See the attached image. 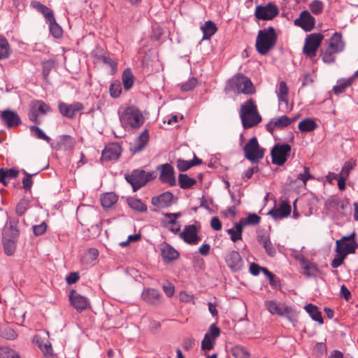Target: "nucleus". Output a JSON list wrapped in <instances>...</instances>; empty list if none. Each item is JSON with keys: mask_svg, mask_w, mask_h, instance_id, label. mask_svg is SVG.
Wrapping results in <instances>:
<instances>
[{"mask_svg": "<svg viewBox=\"0 0 358 358\" xmlns=\"http://www.w3.org/2000/svg\"><path fill=\"white\" fill-rule=\"evenodd\" d=\"M28 208L29 201L25 199H22L16 206V213L17 215L22 216L24 214Z\"/></svg>", "mask_w": 358, "mask_h": 358, "instance_id": "13d9d810", "label": "nucleus"}, {"mask_svg": "<svg viewBox=\"0 0 358 358\" xmlns=\"http://www.w3.org/2000/svg\"><path fill=\"white\" fill-rule=\"evenodd\" d=\"M310 9L314 14H320L323 10V4L322 1L315 0L310 4Z\"/></svg>", "mask_w": 358, "mask_h": 358, "instance_id": "e2e57ef3", "label": "nucleus"}, {"mask_svg": "<svg viewBox=\"0 0 358 358\" xmlns=\"http://www.w3.org/2000/svg\"><path fill=\"white\" fill-rule=\"evenodd\" d=\"M69 301L71 304L79 312L87 309L90 304L85 296L76 293L75 290H71L69 294Z\"/></svg>", "mask_w": 358, "mask_h": 358, "instance_id": "4be33fe9", "label": "nucleus"}, {"mask_svg": "<svg viewBox=\"0 0 358 358\" xmlns=\"http://www.w3.org/2000/svg\"><path fill=\"white\" fill-rule=\"evenodd\" d=\"M29 129L31 134L37 138L44 140L47 142L50 141V138L39 127L36 126H31Z\"/></svg>", "mask_w": 358, "mask_h": 358, "instance_id": "603ef678", "label": "nucleus"}, {"mask_svg": "<svg viewBox=\"0 0 358 358\" xmlns=\"http://www.w3.org/2000/svg\"><path fill=\"white\" fill-rule=\"evenodd\" d=\"M264 151L265 150L259 146L256 137L251 138L243 148L245 157L253 163L263 159Z\"/></svg>", "mask_w": 358, "mask_h": 358, "instance_id": "6e6552de", "label": "nucleus"}, {"mask_svg": "<svg viewBox=\"0 0 358 358\" xmlns=\"http://www.w3.org/2000/svg\"><path fill=\"white\" fill-rule=\"evenodd\" d=\"M122 148L118 143H109L102 151L101 159L105 161L115 160L119 158Z\"/></svg>", "mask_w": 358, "mask_h": 358, "instance_id": "412c9836", "label": "nucleus"}, {"mask_svg": "<svg viewBox=\"0 0 358 358\" xmlns=\"http://www.w3.org/2000/svg\"><path fill=\"white\" fill-rule=\"evenodd\" d=\"M235 229L231 228L227 230V233L231 236V240L236 243L237 241L242 239V233L243 230V227L238 223L236 222L234 224Z\"/></svg>", "mask_w": 358, "mask_h": 358, "instance_id": "79ce46f5", "label": "nucleus"}, {"mask_svg": "<svg viewBox=\"0 0 358 358\" xmlns=\"http://www.w3.org/2000/svg\"><path fill=\"white\" fill-rule=\"evenodd\" d=\"M178 183L182 189H186L193 187L196 183V180L189 177L187 174L180 173L178 175Z\"/></svg>", "mask_w": 358, "mask_h": 358, "instance_id": "4c0bfd02", "label": "nucleus"}, {"mask_svg": "<svg viewBox=\"0 0 358 358\" xmlns=\"http://www.w3.org/2000/svg\"><path fill=\"white\" fill-rule=\"evenodd\" d=\"M10 52V47L7 39L0 36V59L8 58Z\"/></svg>", "mask_w": 358, "mask_h": 358, "instance_id": "a18cd8bd", "label": "nucleus"}, {"mask_svg": "<svg viewBox=\"0 0 358 358\" xmlns=\"http://www.w3.org/2000/svg\"><path fill=\"white\" fill-rule=\"evenodd\" d=\"M76 145V139L69 135L60 136L57 143L58 148L64 150H72Z\"/></svg>", "mask_w": 358, "mask_h": 358, "instance_id": "2f4dec72", "label": "nucleus"}, {"mask_svg": "<svg viewBox=\"0 0 358 358\" xmlns=\"http://www.w3.org/2000/svg\"><path fill=\"white\" fill-rule=\"evenodd\" d=\"M173 199L174 196L171 192H165L158 196L152 197L151 203L156 208V209L154 210L156 211L170 207L173 203Z\"/></svg>", "mask_w": 358, "mask_h": 358, "instance_id": "dca6fc26", "label": "nucleus"}, {"mask_svg": "<svg viewBox=\"0 0 358 358\" xmlns=\"http://www.w3.org/2000/svg\"><path fill=\"white\" fill-rule=\"evenodd\" d=\"M24 173L25 177L22 179L23 188L26 190H29L33 184V180L31 179L32 175L28 173L25 171H24Z\"/></svg>", "mask_w": 358, "mask_h": 358, "instance_id": "774afa93", "label": "nucleus"}, {"mask_svg": "<svg viewBox=\"0 0 358 358\" xmlns=\"http://www.w3.org/2000/svg\"><path fill=\"white\" fill-rule=\"evenodd\" d=\"M291 213V206L286 201H282L277 208L269 212V214L275 220H279L287 217Z\"/></svg>", "mask_w": 358, "mask_h": 358, "instance_id": "bb28decb", "label": "nucleus"}, {"mask_svg": "<svg viewBox=\"0 0 358 358\" xmlns=\"http://www.w3.org/2000/svg\"><path fill=\"white\" fill-rule=\"evenodd\" d=\"M229 90L237 94H252L255 92L250 79L242 73H236L227 83Z\"/></svg>", "mask_w": 358, "mask_h": 358, "instance_id": "20e7f679", "label": "nucleus"}, {"mask_svg": "<svg viewBox=\"0 0 358 358\" xmlns=\"http://www.w3.org/2000/svg\"><path fill=\"white\" fill-rule=\"evenodd\" d=\"M3 250L6 255L11 256L13 255L16 250V243L17 242L13 241H6L2 240Z\"/></svg>", "mask_w": 358, "mask_h": 358, "instance_id": "8fccbe9b", "label": "nucleus"}, {"mask_svg": "<svg viewBox=\"0 0 358 358\" xmlns=\"http://www.w3.org/2000/svg\"><path fill=\"white\" fill-rule=\"evenodd\" d=\"M301 264L303 269V274L307 276H310L314 275L316 272L318 271V268L317 266L305 258L301 260Z\"/></svg>", "mask_w": 358, "mask_h": 358, "instance_id": "58836bf2", "label": "nucleus"}, {"mask_svg": "<svg viewBox=\"0 0 358 358\" xmlns=\"http://www.w3.org/2000/svg\"><path fill=\"white\" fill-rule=\"evenodd\" d=\"M83 105L80 102H74L72 104L59 103V110L62 115L68 118H73L77 112L83 110Z\"/></svg>", "mask_w": 358, "mask_h": 358, "instance_id": "aec40b11", "label": "nucleus"}, {"mask_svg": "<svg viewBox=\"0 0 358 358\" xmlns=\"http://www.w3.org/2000/svg\"><path fill=\"white\" fill-rule=\"evenodd\" d=\"M305 310L313 320L318 322L320 324H323L322 313L316 306L311 303L308 304L305 306Z\"/></svg>", "mask_w": 358, "mask_h": 358, "instance_id": "e433bc0d", "label": "nucleus"}, {"mask_svg": "<svg viewBox=\"0 0 358 358\" xmlns=\"http://www.w3.org/2000/svg\"><path fill=\"white\" fill-rule=\"evenodd\" d=\"M149 140L148 130H144L141 135L134 141L131 150L134 152H138L141 151L146 145Z\"/></svg>", "mask_w": 358, "mask_h": 358, "instance_id": "c756f323", "label": "nucleus"}, {"mask_svg": "<svg viewBox=\"0 0 358 358\" xmlns=\"http://www.w3.org/2000/svg\"><path fill=\"white\" fill-rule=\"evenodd\" d=\"M141 297L146 303L152 306H157L161 303L162 294L155 289L148 288L143 290Z\"/></svg>", "mask_w": 358, "mask_h": 358, "instance_id": "b1692460", "label": "nucleus"}, {"mask_svg": "<svg viewBox=\"0 0 358 358\" xmlns=\"http://www.w3.org/2000/svg\"><path fill=\"white\" fill-rule=\"evenodd\" d=\"M201 30L203 34L202 39L208 40L215 34L217 29L213 21L208 20L205 22L204 25L201 27Z\"/></svg>", "mask_w": 358, "mask_h": 358, "instance_id": "72a5a7b5", "label": "nucleus"}, {"mask_svg": "<svg viewBox=\"0 0 358 358\" xmlns=\"http://www.w3.org/2000/svg\"><path fill=\"white\" fill-rule=\"evenodd\" d=\"M98 59L106 64H108L111 68L112 73H115L117 71V62L114 61L108 54H103L98 57Z\"/></svg>", "mask_w": 358, "mask_h": 358, "instance_id": "3c124183", "label": "nucleus"}, {"mask_svg": "<svg viewBox=\"0 0 358 358\" xmlns=\"http://www.w3.org/2000/svg\"><path fill=\"white\" fill-rule=\"evenodd\" d=\"M345 46L342 34L335 32L329 39L327 46L320 50L322 60L326 64L334 63L336 61V55L343 52Z\"/></svg>", "mask_w": 358, "mask_h": 358, "instance_id": "f257e3e1", "label": "nucleus"}, {"mask_svg": "<svg viewBox=\"0 0 358 358\" xmlns=\"http://www.w3.org/2000/svg\"><path fill=\"white\" fill-rule=\"evenodd\" d=\"M296 120V117L289 118L287 115H282L271 120L266 125V128L269 131H272L275 129H282L294 122Z\"/></svg>", "mask_w": 358, "mask_h": 358, "instance_id": "393cba45", "label": "nucleus"}, {"mask_svg": "<svg viewBox=\"0 0 358 358\" xmlns=\"http://www.w3.org/2000/svg\"><path fill=\"white\" fill-rule=\"evenodd\" d=\"M128 204L130 208L140 213H145L147 211L148 209L147 206L144 204L139 199H129Z\"/></svg>", "mask_w": 358, "mask_h": 358, "instance_id": "49530a36", "label": "nucleus"}, {"mask_svg": "<svg viewBox=\"0 0 358 358\" xmlns=\"http://www.w3.org/2000/svg\"><path fill=\"white\" fill-rule=\"evenodd\" d=\"M122 80L124 90H129L134 82V76L130 69H127L123 71Z\"/></svg>", "mask_w": 358, "mask_h": 358, "instance_id": "c9c22d12", "label": "nucleus"}, {"mask_svg": "<svg viewBox=\"0 0 358 358\" xmlns=\"http://www.w3.org/2000/svg\"><path fill=\"white\" fill-rule=\"evenodd\" d=\"M198 232L199 228L195 224H189L185 226L179 236L185 243L189 245H196L201 241Z\"/></svg>", "mask_w": 358, "mask_h": 358, "instance_id": "2eb2a0df", "label": "nucleus"}, {"mask_svg": "<svg viewBox=\"0 0 358 358\" xmlns=\"http://www.w3.org/2000/svg\"><path fill=\"white\" fill-rule=\"evenodd\" d=\"M314 177L310 173V169L308 167H304L303 173H299L297 175V179L301 180L304 185L309 179H313Z\"/></svg>", "mask_w": 358, "mask_h": 358, "instance_id": "0e129e2a", "label": "nucleus"}, {"mask_svg": "<svg viewBox=\"0 0 358 358\" xmlns=\"http://www.w3.org/2000/svg\"><path fill=\"white\" fill-rule=\"evenodd\" d=\"M227 266L234 271L241 269L243 265L242 258L237 251H231L225 257Z\"/></svg>", "mask_w": 358, "mask_h": 358, "instance_id": "a878e982", "label": "nucleus"}, {"mask_svg": "<svg viewBox=\"0 0 358 358\" xmlns=\"http://www.w3.org/2000/svg\"><path fill=\"white\" fill-rule=\"evenodd\" d=\"M240 117L245 129L251 128L261 122L262 117L253 99H250L241 106Z\"/></svg>", "mask_w": 358, "mask_h": 358, "instance_id": "7ed1b4c3", "label": "nucleus"}, {"mask_svg": "<svg viewBox=\"0 0 358 358\" xmlns=\"http://www.w3.org/2000/svg\"><path fill=\"white\" fill-rule=\"evenodd\" d=\"M279 13L277 6L269 2L265 6H257L255 8V15L259 20H271Z\"/></svg>", "mask_w": 358, "mask_h": 358, "instance_id": "f8f14e48", "label": "nucleus"}, {"mask_svg": "<svg viewBox=\"0 0 358 358\" xmlns=\"http://www.w3.org/2000/svg\"><path fill=\"white\" fill-rule=\"evenodd\" d=\"M47 23H48V24H49L50 32L54 38H59L62 36V34H63L62 29L57 23L55 18H53V20L49 21Z\"/></svg>", "mask_w": 358, "mask_h": 358, "instance_id": "09e8293b", "label": "nucleus"}, {"mask_svg": "<svg viewBox=\"0 0 358 358\" xmlns=\"http://www.w3.org/2000/svg\"><path fill=\"white\" fill-rule=\"evenodd\" d=\"M231 352L235 358H250V354L242 345H235L231 349Z\"/></svg>", "mask_w": 358, "mask_h": 358, "instance_id": "de8ad7c7", "label": "nucleus"}, {"mask_svg": "<svg viewBox=\"0 0 358 358\" xmlns=\"http://www.w3.org/2000/svg\"><path fill=\"white\" fill-rule=\"evenodd\" d=\"M110 94L113 98L120 96L122 92V87L118 81L113 82L110 85Z\"/></svg>", "mask_w": 358, "mask_h": 358, "instance_id": "4d7b16f0", "label": "nucleus"}, {"mask_svg": "<svg viewBox=\"0 0 358 358\" xmlns=\"http://www.w3.org/2000/svg\"><path fill=\"white\" fill-rule=\"evenodd\" d=\"M192 166H193L191 161H187L180 159L177 161V167L180 171H186Z\"/></svg>", "mask_w": 358, "mask_h": 358, "instance_id": "338daca9", "label": "nucleus"}, {"mask_svg": "<svg viewBox=\"0 0 358 358\" xmlns=\"http://www.w3.org/2000/svg\"><path fill=\"white\" fill-rule=\"evenodd\" d=\"M31 6L43 15L46 22L55 18L53 10L41 2L33 1L31 2Z\"/></svg>", "mask_w": 358, "mask_h": 358, "instance_id": "cd10ccee", "label": "nucleus"}, {"mask_svg": "<svg viewBox=\"0 0 358 358\" xmlns=\"http://www.w3.org/2000/svg\"><path fill=\"white\" fill-rule=\"evenodd\" d=\"M323 39L324 36L320 33H313L308 35L305 39L303 48V52L306 57L310 59L315 57Z\"/></svg>", "mask_w": 358, "mask_h": 358, "instance_id": "1a4fd4ad", "label": "nucleus"}, {"mask_svg": "<svg viewBox=\"0 0 358 358\" xmlns=\"http://www.w3.org/2000/svg\"><path fill=\"white\" fill-rule=\"evenodd\" d=\"M290 151L291 147L288 144L275 145L271 152L272 163L282 166L287 161Z\"/></svg>", "mask_w": 358, "mask_h": 358, "instance_id": "ddd939ff", "label": "nucleus"}, {"mask_svg": "<svg viewBox=\"0 0 358 358\" xmlns=\"http://www.w3.org/2000/svg\"><path fill=\"white\" fill-rule=\"evenodd\" d=\"M1 119L8 128L18 126L21 124L20 117L16 112L5 110L1 113Z\"/></svg>", "mask_w": 358, "mask_h": 358, "instance_id": "5701e85b", "label": "nucleus"}, {"mask_svg": "<svg viewBox=\"0 0 358 358\" xmlns=\"http://www.w3.org/2000/svg\"><path fill=\"white\" fill-rule=\"evenodd\" d=\"M48 228V225L45 222H41L40 224L34 225L32 227L33 233L36 236H39L45 234Z\"/></svg>", "mask_w": 358, "mask_h": 358, "instance_id": "680f3d73", "label": "nucleus"}, {"mask_svg": "<svg viewBox=\"0 0 358 358\" xmlns=\"http://www.w3.org/2000/svg\"><path fill=\"white\" fill-rule=\"evenodd\" d=\"M19 234H20V232H19V230L17 229V227L10 225V226L3 229V233H2V235H3L2 240H6V241L9 240V241H13L17 242Z\"/></svg>", "mask_w": 358, "mask_h": 358, "instance_id": "f704fd0d", "label": "nucleus"}, {"mask_svg": "<svg viewBox=\"0 0 358 358\" xmlns=\"http://www.w3.org/2000/svg\"><path fill=\"white\" fill-rule=\"evenodd\" d=\"M155 178L156 175L154 171L145 172L141 169H135L131 174L126 175L125 176V179L131 184L134 192H136Z\"/></svg>", "mask_w": 358, "mask_h": 358, "instance_id": "39448f33", "label": "nucleus"}, {"mask_svg": "<svg viewBox=\"0 0 358 358\" xmlns=\"http://www.w3.org/2000/svg\"><path fill=\"white\" fill-rule=\"evenodd\" d=\"M161 255L165 262H169L178 258L179 252L169 244L161 248Z\"/></svg>", "mask_w": 358, "mask_h": 358, "instance_id": "c85d7f7f", "label": "nucleus"}, {"mask_svg": "<svg viewBox=\"0 0 358 358\" xmlns=\"http://www.w3.org/2000/svg\"><path fill=\"white\" fill-rule=\"evenodd\" d=\"M347 255L343 253H337L334 259L331 262V266L334 268H338L341 264H343L344 259H345Z\"/></svg>", "mask_w": 358, "mask_h": 358, "instance_id": "69168bd1", "label": "nucleus"}, {"mask_svg": "<svg viewBox=\"0 0 358 358\" xmlns=\"http://www.w3.org/2000/svg\"><path fill=\"white\" fill-rule=\"evenodd\" d=\"M294 24L305 31H310L315 27V20L308 10H303L299 17L294 20Z\"/></svg>", "mask_w": 358, "mask_h": 358, "instance_id": "a211bd4d", "label": "nucleus"}, {"mask_svg": "<svg viewBox=\"0 0 358 358\" xmlns=\"http://www.w3.org/2000/svg\"><path fill=\"white\" fill-rule=\"evenodd\" d=\"M353 78H348V79H341L337 82L336 85L334 87V92L336 94H339L345 92V90L350 87L353 83Z\"/></svg>", "mask_w": 358, "mask_h": 358, "instance_id": "ea45409f", "label": "nucleus"}, {"mask_svg": "<svg viewBox=\"0 0 358 358\" xmlns=\"http://www.w3.org/2000/svg\"><path fill=\"white\" fill-rule=\"evenodd\" d=\"M277 96L280 103H285L287 107L288 104V93L289 89L286 83L283 80L280 81L278 84V88L276 90Z\"/></svg>", "mask_w": 358, "mask_h": 358, "instance_id": "473e14b6", "label": "nucleus"}, {"mask_svg": "<svg viewBox=\"0 0 358 358\" xmlns=\"http://www.w3.org/2000/svg\"><path fill=\"white\" fill-rule=\"evenodd\" d=\"M43 77L45 81L48 80V76L51 70L54 68V62L49 60L43 62Z\"/></svg>", "mask_w": 358, "mask_h": 358, "instance_id": "bf43d9fd", "label": "nucleus"}, {"mask_svg": "<svg viewBox=\"0 0 358 358\" xmlns=\"http://www.w3.org/2000/svg\"><path fill=\"white\" fill-rule=\"evenodd\" d=\"M325 207L329 211L336 213L342 217L349 215L351 209L348 199H341L336 196L329 197L325 202Z\"/></svg>", "mask_w": 358, "mask_h": 358, "instance_id": "0eeeda50", "label": "nucleus"}, {"mask_svg": "<svg viewBox=\"0 0 358 358\" xmlns=\"http://www.w3.org/2000/svg\"><path fill=\"white\" fill-rule=\"evenodd\" d=\"M277 38L275 29L272 27L259 30L255 43L257 51L262 55H266L275 46Z\"/></svg>", "mask_w": 358, "mask_h": 358, "instance_id": "f03ea898", "label": "nucleus"}, {"mask_svg": "<svg viewBox=\"0 0 358 358\" xmlns=\"http://www.w3.org/2000/svg\"><path fill=\"white\" fill-rule=\"evenodd\" d=\"M117 201V196L113 192L106 193L101 197V203L104 208L111 207Z\"/></svg>", "mask_w": 358, "mask_h": 358, "instance_id": "a19ab883", "label": "nucleus"}, {"mask_svg": "<svg viewBox=\"0 0 358 358\" xmlns=\"http://www.w3.org/2000/svg\"><path fill=\"white\" fill-rule=\"evenodd\" d=\"M50 110V107L44 101L41 100L31 101L29 104V119L36 124H40L41 121L39 116L45 115Z\"/></svg>", "mask_w": 358, "mask_h": 358, "instance_id": "9b49d317", "label": "nucleus"}, {"mask_svg": "<svg viewBox=\"0 0 358 358\" xmlns=\"http://www.w3.org/2000/svg\"><path fill=\"white\" fill-rule=\"evenodd\" d=\"M317 125L313 119H305L299 124V129L302 132H310L315 130Z\"/></svg>", "mask_w": 358, "mask_h": 358, "instance_id": "c03bdc74", "label": "nucleus"}, {"mask_svg": "<svg viewBox=\"0 0 358 358\" xmlns=\"http://www.w3.org/2000/svg\"><path fill=\"white\" fill-rule=\"evenodd\" d=\"M164 217L166 218L165 220L166 224L165 226L168 227L169 225H176V220L182 216L181 213H166L164 214Z\"/></svg>", "mask_w": 358, "mask_h": 358, "instance_id": "6e6d98bb", "label": "nucleus"}, {"mask_svg": "<svg viewBox=\"0 0 358 358\" xmlns=\"http://www.w3.org/2000/svg\"><path fill=\"white\" fill-rule=\"evenodd\" d=\"M220 334V329L215 324L210 326L208 332L205 334L201 342V348L203 350H210L214 348L215 339Z\"/></svg>", "mask_w": 358, "mask_h": 358, "instance_id": "f3484780", "label": "nucleus"}, {"mask_svg": "<svg viewBox=\"0 0 358 358\" xmlns=\"http://www.w3.org/2000/svg\"><path fill=\"white\" fill-rule=\"evenodd\" d=\"M120 120L123 125L133 129H138L144 122L142 113L135 106L127 107L120 115Z\"/></svg>", "mask_w": 358, "mask_h": 358, "instance_id": "423d86ee", "label": "nucleus"}, {"mask_svg": "<svg viewBox=\"0 0 358 358\" xmlns=\"http://www.w3.org/2000/svg\"><path fill=\"white\" fill-rule=\"evenodd\" d=\"M158 169H160L159 179L162 183H166L170 186L176 185L175 172L173 167L171 164H162Z\"/></svg>", "mask_w": 358, "mask_h": 358, "instance_id": "6ab92c4d", "label": "nucleus"}, {"mask_svg": "<svg viewBox=\"0 0 358 358\" xmlns=\"http://www.w3.org/2000/svg\"><path fill=\"white\" fill-rule=\"evenodd\" d=\"M355 166H356V162L354 160L351 159V160L346 162L344 164L341 172L339 173V175L343 176V177L348 178L350 171L351 170H352L355 167Z\"/></svg>", "mask_w": 358, "mask_h": 358, "instance_id": "5fc2aeb1", "label": "nucleus"}, {"mask_svg": "<svg viewBox=\"0 0 358 358\" xmlns=\"http://www.w3.org/2000/svg\"><path fill=\"white\" fill-rule=\"evenodd\" d=\"M261 221V217L255 213H250L248 217L241 218L238 223L244 228L248 225H257Z\"/></svg>", "mask_w": 358, "mask_h": 358, "instance_id": "37998d69", "label": "nucleus"}, {"mask_svg": "<svg viewBox=\"0 0 358 358\" xmlns=\"http://www.w3.org/2000/svg\"><path fill=\"white\" fill-rule=\"evenodd\" d=\"M197 85V79L195 78H192L189 79L186 83H183L181 87L180 90L182 92H188L192 90H193L196 85Z\"/></svg>", "mask_w": 358, "mask_h": 358, "instance_id": "052dcab7", "label": "nucleus"}, {"mask_svg": "<svg viewBox=\"0 0 358 358\" xmlns=\"http://www.w3.org/2000/svg\"><path fill=\"white\" fill-rule=\"evenodd\" d=\"M258 242L265 249L266 252L270 257H274L276 254V250L273 245L268 235L263 234L257 238Z\"/></svg>", "mask_w": 358, "mask_h": 358, "instance_id": "7c9ffc66", "label": "nucleus"}, {"mask_svg": "<svg viewBox=\"0 0 358 358\" xmlns=\"http://www.w3.org/2000/svg\"><path fill=\"white\" fill-rule=\"evenodd\" d=\"M357 248V244L355 241V234L349 236H343L341 239L336 241V252L343 253L345 255L354 253Z\"/></svg>", "mask_w": 358, "mask_h": 358, "instance_id": "4468645a", "label": "nucleus"}, {"mask_svg": "<svg viewBox=\"0 0 358 358\" xmlns=\"http://www.w3.org/2000/svg\"><path fill=\"white\" fill-rule=\"evenodd\" d=\"M264 306L271 315L286 316L289 320H292V317L296 315L295 310L285 303H278L273 300H270L265 301Z\"/></svg>", "mask_w": 358, "mask_h": 358, "instance_id": "9d476101", "label": "nucleus"}, {"mask_svg": "<svg viewBox=\"0 0 358 358\" xmlns=\"http://www.w3.org/2000/svg\"><path fill=\"white\" fill-rule=\"evenodd\" d=\"M0 358H20V356L9 348L0 347Z\"/></svg>", "mask_w": 358, "mask_h": 358, "instance_id": "864d4df0", "label": "nucleus"}]
</instances>
